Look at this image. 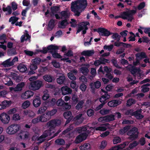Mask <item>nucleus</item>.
<instances>
[{
  "label": "nucleus",
  "instance_id": "obj_59",
  "mask_svg": "<svg viewBox=\"0 0 150 150\" xmlns=\"http://www.w3.org/2000/svg\"><path fill=\"white\" fill-rule=\"evenodd\" d=\"M64 103V101L62 99H59L57 101L56 104L58 106H61L63 105Z\"/></svg>",
  "mask_w": 150,
  "mask_h": 150
},
{
  "label": "nucleus",
  "instance_id": "obj_14",
  "mask_svg": "<svg viewBox=\"0 0 150 150\" xmlns=\"http://www.w3.org/2000/svg\"><path fill=\"white\" fill-rule=\"evenodd\" d=\"M98 32L100 36H108L111 35L112 33L107 30L104 28H100L98 29Z\"/></svg>",
  "mask_w": 150,
  "mask_h": 150
},
{
  "label": "nucleus",
  "instance_id": "obj_29",
  "mask_svg": "<svg viewBox=\"0 0 150 150\" xmlns=\"http://www.w3.org/2000/svg\"><path fill=\"white\" fill-rule=\"evenodd\" d=\"M55 20L52 19L49 21L48 24L47 29L49 30H52L54 26Z\"/></svg>",
  "mask_w": 150,
  "mask_h": 150
},
{
  "label": "nucleus",
  "instance_id": "obj_63",
  "mask_svg": "<svg viewBox=\"0 0 150 150\" xmlns=\"http://www.w3.org/2000/svg\"><path fill=\"white\" fill-rule=\"evenodd\" d=\"M68 76L69 79L72 80H75L76 79V77L71 73H68Z\"/></svg>",
  "mask_w": 150,
  "mask_h": 150
},
{
  "label": "nucleus",
  "instance_id": "obj_12",
  "mask_svg": "<svg viewBox=\"0 0 150 150\" xmlns=\"http://www.w3.org/2000/svg\"><path fill=\"white\" fill-rule=\"evenodd\" d=\"M51 135V134L49 132L48 130H45L43 134L39 137H38L37 140V142H36V143L39 144L43 142L45 140V138L48 136Z\"/></svg>",
  "mask_w": 150,
  "mask_h": 150
},
{
  "label": "nucleus",
  "instance_id": "obj_44",
  "mask_svg": "<svg viewBox=\"0 0 150 150\" xmlns=\"http://www.w3.org/2000/svg\"><path fill=\"white\" fill-rule=\"evenodd\" d=\"M150 84L149 83H147L145 85H144L142 87V91L144 92H146L149 91V88L147 87L149 86Z\"/></svg>",
  "mask_w": 150,
  "mask_h": 150
},
{
  "label": "nucleus",
  "instance_id": "obj_60",
  "mask_svg": "<svg viewBox=\"0 0 150 150\" xmlns=\"http://www.w3.org/2000/svg\"><path fill=\"white\" fill-rule=\"evenodd\" d=\"M41 59L40 58H36L33 60V63L35 64L38 65L41 62Z\"/></svg>",
  "mask_w": 150,
  "mask_h": 150
},
{
  "label": "nucleus",
  "instance_id": "obj_20",
  "mask_svg": "<svg viewBox=\"0 0 150 150\" xmlns=\"http://www.w3.org/2000/svg\"><path fill=\"white\" fill-rule=\"evenodd\" d=\"M41 103V101L40 97L36 96L33 101V104L36 108L39 107Z\"/></svg>",
  "mask_w": 150,
  "mask_h": 150
},
{
  "label": "nucleus",
  "instance_id": "obj_37",
  "mask_svg": "<svg viewBox=\"0 0 150 150\" xmlns=\"http://www.w3.org/2000/svg\"><path fill=\"white\" fill-rule=\"evenodd\" d=\"M12 103V102L11 101L7 100H4L2 102V104L4 109L6 108L7 107H9L11 105Z\"/></svg>",
  "mask_w": 150,
  "mask_h": 150
},
{
  "label": "nucleus",
  "instance_id": "obj_45",
  "mask_svg": "<svg viewBox=\"0 0 150 150\" xmlns=\"http://www.w3.org/2000/svg\"><path fill=\"white\" fill-rule=\"evenodd\" d=\"M6 35L3 34L0 36V43L1 44H4L6 42Z\"/></svg>",
  "mask_w": 150,
  "mask_h": 150
},
{
  "label": "nucleus",
  "instance_id": "obj_28",
  "mask_svg": "<svg viewBox=\"0 0 150 150\" xmlns=\"http://www.w3.org/2000/svg\"><path fill=\"white\" fill-rule=\"evenodd\" d=\"M136 56L137 59H139V60L142 59L146 57V54L143 52L138 53L136 54Z\"/></svg>",
  "mask_w": 150,
  "mask_h": 150
},
{
  "label": "nucleus",
  "instance_id": "obj_2",
  "mask_svg": "<svg viewBox=\"0 0 150 150\" xmlns=\"http://www.w3.org/2000/svg\"><path fill=\"white\" fill-rule=\"evenodd\" d=\"M72 129V126H70L69 128L62 132V134L65 135V137L70 138L74 137V133L76 132L82 134H83L84 133L86 134L87 135V136L88 134L89 133L88 131H86L87 129L85 126L77 127L75 129L73 132L70 133V131Z\"/></svg>",
  "mask_w": 150,
  "mask_h": 150
},
{
  "label": "nucleus",
  "instance_id": "obj_41",
  "mask_svg": "<svg viewBox=\"0 0 150 150\" xmlns=\"http://www.w3.org/2000/svg\"><path fill=\"white\" fill-rule=\"evenodd\" d=\"M106 117L107 122L114 121L115 119V115H107Z\"/></svg>",
  "mask_w": 150,
  "mask_h": 150
},
{
  "label": "nucleus",
  "instance_id": "obj_10",
  "mask_svg": "<svg viewBox=\"0 0 150 150\" xmlns=\"http://www.w3.org/2000/svg\"><path fill=\"white\" fill-rule=\"evenodd\" d=\"M138 134V129L135 127L132 128L127 133V134L130 136V139H132L137 138Z\"/></svg>",
  "mask_w": 150,
  "mask_h": 150
},
{
  "label": "nucleus",
  "instance_id": "obj_46",
  "mask_svg": "<svg viewBox=\"0 0 150 150\" xmlns=\"http://www.w3.org/2000/svg\"><path fill=\"white\" fill-rule=\"evenodd\" d=\"M121 139L119 137H114L112 140L113 143L114 144H117L121 142Z\"/></svg>",
  "mask_w": 150,
  "mask_h": 150
},
{
  "label": "nucleus",
  "instance_id": "obj_58",
  "mask_svg": "<svg viewBox=\"0 0 150 150\" xmlns=\"http://www.w3.org/2000/svg\"><path fill=\"white\" fill-rule=\"evenodd\" d=\"M111 34H112V38L115 39L117 40H119L120 39V35L117 33H112Z\"/></svg>",
  "mask_w": 150,
  "mask_h": 150
},
{
  "label": "nucleus",
  "instance_id": "obj_49",
  "mask_svg": "<svg viewBox=\"0 0 150 150\" xmlns=\"http://www.w3.org/2000/svg\"><path fill=\"white\" fill-rule=\"evenodd\" d=\"M59 10V8L57 6H54L51 7V11L52 13L53 14L57 13Z\"/></svg>",
  "mask_w": 150,
  "mask_h": 150
},
{
  "label": "nucleus",
  "instance_id": "obj_64",
  "mask_svg": "<svg viewBox=\"0 0 150 150\" xmlns=\"http://www.w3.org/2000/svg\"><path fill=\"white\" fill-rule=\"evenodd\" d=\"M140 28L144 29V33H146L148 34L149 36L150 37V28H144L142 27H140Z\"/></svg>",
  "mask_w": 150,
  "mask_h": 150
},
{
  "label": "nucleus",
  "instance_id": "obj_15",
  "mask_svg": "<svg viewBox=\"0 0 150 150\" xmlns=\"http://www.w3.org/2000/svg\"><path fill=\"white\" fill-rule=\"evenodd\" d=\"M62 95H65L71 94L72 92V90L67 86H62L61 88Z\"/></svg>",
  "mask_w": 150,
  "mask_h": 150
},
{
  "label": "nucleus",
  "instance_id": "obj_1",
  "mask_svg": "<svg viewBox=\"0 0 150 150\" xmlns=\"http://www.w3.org/2000/svg\"><path fill=\"white\" fill-rule=\"evenodd\" d=\"M87 5L86 0H78L73 1L71 6V11L74 13L75 16H79Z\"/></svg>",
  "mask_w": 150,
  "mask_h": 150
},
{
  "label": "nucleus",
  "instance_id": "obj_13",
  "mask_svg": "<svg viewBox=\"0 0 150 150\" xmlns=\"http://www.w3.org/2000/svg\"><path fill=\"white\" fill-rule=\"evenodd\" d=\"M34 93L30 90H28L22 93L21 97L22 99L26 100L30 98L34 95Z\"/></svg>",
  "mask_w": 150,
  "mask_h": 150
},
{
  "label": "nucleus",
  "instance_id": "obj_51",
  "mask_svg": "<svg viewBox=\"0 0 150 150\" xmlns=\"http://www.w3.org/2000/svg\"><path fill=\"white\" fill-rule=\"evenodd\" d=\"M3 10L4 11H7L8 14H11L12 13L11 8L9 6H8L6 7H3Z\"/></svg>",
  "mask_w": 150,
  "mask_h": 150
},
{
  "label": "nucleus",
  "instance_id": "obj_26",
  "mask_svg": "<svg viewBox=\"0 0 150 150\" xmlns=\"http://www.w3.org/2000/svg\"><path fill=\"white\" fill-rule=\"evenodd\" d=\"M142 110L140 109L134 112V115H133L137 119H142L144 117L143 115H141Z\"/></svg>",
  "mask_w": 150,
  "mask_h": 150
},
{
  "label": "nucleus",
  "instance_id": "obj_38",
  "mask_svg": "<svg viewBox=\"0 0 150 150\" xmlns=\"http://www.w3.org/2000/svg\"><path fill=\"white\" fill-rule=\"evenodd\" d=\"M129 143L127 142H125L122 144H120L117 146H114L115 148H117V150H121L124 148Z\"/></svg>",
  "mask_w": 150,
  "mask_h": 150
},
{
  "label": "nucleus",
  "instance_id": "obj_57",
  "mask_svg": "<svg viewBox=\"0 0 150 150\" xmlns=\"http://www.w3.org/2000/svg\"><path fill=\"white\" fill-rule=\"evenodd\" d=\"M83 103L84 102L83 100H81L79 101L76 105V108L77 110H79L82 107Z\"/></svg>",
  "mask_w": 150,
  "mask_h": 150
},
{
  "label": "nucleus",
  "instance_id": "obj_35",
  "mask_svg": "<svg viewBox=\"0 0 150 150\" xmlns=\"http://www.w3.org/2000/svg\"><path fill=\"white\" fill-rule=\"evenodd\" d=\"M64 116L66 119H72L73 117L72 116V113L70 111H67L64 112Z\"/></svg>",
  "mask_w": 150,
  "mask_h": 150
},
{
  "label": "nucleus",
  "instance_id": "obj_9",
  "mask_svg": "<svg viewBox=\"0 0 150 150\" xmlns=\"http://www.w3.org/2000/svg\"><path fill=\"white\" fill-rule=\"evenodd\" d=\"M70 13L68 10L62 11L60 13V16L57 14H55V16L57 19H66L69 17Z\"/></svg>",
  "mask_w": 150,
  "mask_h": 150
},
{
  "label": "nucleus",
  "instance_id": "obj_6",
  "mask_svg": "<svg viewBox=\"0 0 150 150\" xmlns=\"http://www.w3.org/2000/svg\"><path fill=\"white\" fill-rule=\"evenodd\" d=\"M43 86L42 81L37 80L31 82L28 85V88L30 90L36 91L38 90Z\"/></svg>",
  "mask_w": 150,
  "mask_h": 150
},
{
  "label": "nucleus",
  "instance_id": "obj_42",
  "mask_svg": "<svg viewBox=\"0 0 150 150\" xmlns=\"http://www.w3.org/2000/svg\"><path fill=\"white\" fill-rule=\"evenodd\" d=\"M30 105V101L28 100H26L22 103V107L23 108L25 109L28 108Z\"/></svg>",
  "mask_w": 150,
  "mask_h": 150
},
{
  "label": "nucleus",
  "instance_id": "obj_11",
  "mask_svg": "<svg viewBox=\"0 0 150 150\" xmlns=\"http://www.w3.org/2000/svg\"><path fill=\"white\" fill-rule=\"evenodd\" d=\"M131 71L132 74H133L134 76L138 79H141L142 75V71H141L139 68H137L136 67H132V69H129Z\"/></svg>",
  "mask_w": 150,
  "mask_h": 150
},
{
  "label": "nucleus",
  "instance_id": "obj_5",
  "mask_svg": "<svg viewBox=\"0 0 150 150\" xmlns=\"http://www.w3.org/2000/svg\"><path fill=\"white\" fill-rule=\"evenodd\" d=\"M21 126L18 124H13L9 125L6 129V133L9 135H14L21 129Z\"/></svg>",
  "mask_w": 150,
  "mask_h": 150
},
{
  "label": "nucleus",
  "instance_id": "obj_16",
  "mask_svg": "<svg viewBox=\"0 0 150 150\" xmlns=\"http://www.w3.org/2000/svg\"><path fill=\"white\" fill-rule=\"evenodd\" d=\"M122 101V99L113 100L109 101L108 103V105L110 107H115L120 104L121 103Z\"/></svg>",
  "mask_w": 150,
  "mask_h": 150
},
{
  "label": "nucleus",
  "instance_id": "obj_22",
  "mask_svg": "<svg viewBox=\"0 0 150 150\" xmlns=\"http://www.w3.org/2000/svg\"><path fill=\"white\" fill-rule=\"evenodd\" d=\"M65 80V77L63 74H61L59 77L57 79V83L59 84L64 83Z\"/></svg>",
  "mask_w": 150,
  "mask_h": 150
},
{
  "label": "nucleus",
  "instance_id": "obj_24",
  "mask_svg": "<svg viewBox=\"0 0 150 150\" xmlns=\"http://www.w3.org/2000/svg\"><path fill=\"white\" fill-rule=\"evenodd\" d=\"M40 122H47L49 120L48 117L46 113L38 116Z\"/></svg>",
  "mask_w": 150,
  "mask_h": 150
},
{
  "label": "nucleus",
  "instance_id": "obj_52",
  "mask_svg": "<svg viewBox=\"0 0 150 150\" xmlns=\"http://www.w3.org/2000/svg\"><path fill=\"white\" fill-rule=\"evenodd\" d=\"M114 45L115 46L117 47L121 45H122L124 47H128V46H130L129 44H126L125 43L120 42H116L115 43Z\"/></svg>",
  "mask_w": 150,
  "mask_h": 150
},
{
  "label": "nucleus",
  "instance_id": "obj_48",
  "mask_svg": "<svg viewBox=\"0 0 150 150\" xmlns=\"http://www.w3.org/2000/svg\"><path fill=\"white\" fill-rule=\"evenodd\" d=\"M57 110L56 109H53L50 111H48L46 113L47 116H52L54 115L57 112Z\"/></svg>",
  "mask_w": 150,
  "mask_h": 150
},
{
  "label": "nucleus",
  "instance_id": "obj_4",
  "mask_svg": "<svg viewBox=\"0 0 150 150\" xmlns=\"http://www.w3.org/2000/svg\"><path fill=\"white\" fill-rule=\"evenodd\" d=\"M61 123V121L59 120H52L47 123L46 125L48 129L47 130L51 134V135L55 132V127L60 125Z\"/></svg>",
  "mask_w": 150,
  "mask_h": 150
},
{
  "label": "nucleus",
  "instance_id": "obj_53",
  "mask_svg": "<svg viewBox=\"0 0 150 150\" xmlns=\"http://www.w3.org/2000/svg\"><path fill=\"white\" fill-rule=\"evenodd\" d=\"M18 18L16 17H11L9 19V22H11V24H14L18 20Z\"/></svg>",
  "mask_w": 150,
  "mask_h": 150
},
{
  "label": "nucleus",
  "instance_id": "obj_33",
  "mask_svg": "<svg viewBox=\"0 0 150 150\" xmlns=\"http://www.w3.org/2000/svg\"><path fill=\"white\" fill-rule=\"evenodd\" d=\"M68 24L67 21L66 19H64L59 24L58 26L61 28H64Z\"/></svg>",
  "mask_w": 150,
  "mask_h": 150
},
{
  "label": "nucleus",
  "instance_id": "obj_62",
  "mask_svg": "<svg viewBox=\"0 0 150 150\" xmlns=\"http://www.w3.org/2000/svg\"><path fill=\"white\" fill-rule=\"evenodd\" d=\"M101 64H105L106 63H108L109 62L108 59H105L104 58H101L99 59Z\"/></svg>",
  "mask_w": 150,
  "mask_h": 150
},
{
  "label": "nucleus",
  "instance_id": "obj_43",
  "mask_svg": "<svg viewBox=\"0 0 150 150\" xmlns=\"http://www.w3.org/2000/svg\"><path fill=\"white\" fill-rule=\"evenodd\" d=\"M43 79L45 81L48 82H51L52 81V76L49 75H46L44 76H43Z\"/></svg>",
  "mask_w": 150,
  "mask_h": 150
},
{
  "label": "nucleus",
  "instance_id": "obj_34",
  "mask_svg": "<svg viewBox=\"0 0 150 150\" xmlns=\"http://www.w3.org/2000/svg\"><path fill=\"white\" fill-rule=\"evenodd\" d=\"M25 83L22 82L18 84L16 87V91H21L23 88L24 86Z\"/></svg>",
  "mask_w": 150,
  "mask_h": 150
},
{
  "label": "nucleus",
  "instance_id": "obj_8",
  "mask_svg": "<svg viewBox=\"0 0 150 150\" xmlns=\"http://www.w3.org/2000/svg\"><path fill=\"white\" fill-rule=\"evenodd\" d=\"M89 25V23L88 22H84L81 23L79 26L78 29L76 33H79L81 30H82L83 34H85L86 33V30L88 29L87 26Z\"/></svg>",
  "mask_w": 150,
  "mask_h": 150
},
{
  "label": "nucleus",
  "instance_id": "obj_40",
  "mask_svg": "<svg viewBox=\"0 0 150 150\" xmlns=\"http://www.w3.org/2000/svg\"><path fill=\"white\" fill-rule=\"evenodd\" d=\"M136 101L134 99L131 98L129 99L127 101V106H130L133 104L135 103Z\"/></svg>",
  "mask_w": 150,
  "mask_h": 150
},
{
  "label": "nucleus",
  "instance_id": "obj_47",
  "mask_svg": "<svg viewBox=\"0 0 150 150\" xmlns=\"http://www.w3.org/2000/svg\"><path fill=\"white\" fill-rule=\"evenodd\" d=\"M21 117L18 114H14L12 117V119L13 120L17 121L21 119Z\"/></svg>",
  "mask_w": 150,
  "mask_h": 150
},
{
  "label": "nucleus",
  "instance_id": "obj_19",
  "mask_svg": "<svg viewBox=\"0 0 150 150\" xmlns=\"http://www.w3.org/2000/svg\"><path fill=\"white\" fill-rule=\"evenodd\" d=\"M30 36H29L28 33V32L25 30L24 35H22L21 38V42H22L25 41L30 40Z\"/></svg>",
  "mask_w": 150,
  "mask_h": 150
},
{
  "label": "nucleus",
  "instance_id": "obj_32",
  "mask_svg": "<svg viewBox=\"0 0 150 150\" xmlns=\"http://www.w3.org/2000/svg\"><path fill=\"white\" fill-rule=\"evenodd\" d=\"M17 69L20 72H24L27 70V68L23 64H20L17 67Z\"/></svg>",
  "mask_w": 150,
  "mask_h": 150
},
{
  "label": "nucleus",
  "instance_id": "obj_50",
  "mask_svg": "<svg viewBox=\"0 0 150 150\" xmlns=\"http://www.w3.org/2000/svg\"><path fill=\"white\" fill-rule=\"evenodd\" d=\"M47 108L46 107L43 106L40 108L37 111V114H41L42 113H44Z\"/></svg>",
  "mask_w": 150,
  "mask_h": 150
},
{
  "label": "nucleus",
  "instance_id": "obj_55",
  "mask_svg": "<svg viewBox=\"0 0 150 150\" xmlns=\"http://www.w3.org/2000/svg\"><path fill=\"white\" fill-rule=\"evenodd\" d=\"M70 86L72 88L75 89L76 91H77L78 87L76 85V83L75 81H71L70 83Z\"/></svg>",
  "mask_w": 150,
  "mask_h": 150
},
{
  "label": "nucleus",
  "instance_id": "obj_7",
  "mask_svg": "<svg viewBox=\"0 0 150 150\" xmlns=\"http://www.w3.org/2000/svg\"><path fill=\"white\" fill-rule=\"evenodd\" d=\"M10 120V116L7 113L3 112L0 114V120L2 124L7 125L9 123Z\"/></svg>",
  "mask_w": 150,
  "mask_h": 150
},
{
  "label": "nucleus",
  "instance_id": "obj_17",
  "mask_svg": "<svg viewBox=\"0 0 150 150\" xmlns=\"http://www.w3.org/2000/svg\"><path fill=\"white\" fill-rule=\"evenodd\" d=\"M87 137V135L86 134H80L76 137L74 142L76 143H79L85 140Z\"/></svg>",
  "mask_w": 150,
  "mask_h": 150
},
{
  "label": "nucleus",
  "instance_id": "obj_27",
  "mask_svg": "<svg viewBox=\"0 0 150 150\" xmlns=\"http://www.w3.org/2000/svg\"><path fill=\"white\" fill-rule=\"evenodd\" d=\"M94 53L93 50H87L83 51L81 54L85 56H90L92 55Z\"/></svg>",
  "mask_w": 150,
  "mask_h": 150
},
{
  "label": "nucleus",
  "instance_id": "obj_61",
  "mask_svg": "<svg viewBox=\"0 0 150 150\" xmlns=\"http://www.w3.org/2000/svg\"><path fill=\"white\" fill-rule=\"evenodd\" d=\"M129 127L128 126H127L124 127L123 129H121L120 131V134H124L125 132H126Z\"/></svg>",
  "mask_w": 150,
  "mask_h": 150
},
{
  "label": "nucleus",
  "instance_id": "obj_25",
  "mask_svg": "<svg viewBox=\"0 0 150 150\" xmlns=\"http://www.w3.org/2000/svg\"><path fill=\"white\" fill-rule=\"evenodd\" d=\"M108 129L106 125L105 124L101 125L95 128L96 131H99L100 132H103L106 131Z\"/></svg>",
  "mask_w": 150,
  "mask_h": 150
},
{
  "label": "nucleus",
  "instance_id": "obj_54",
  "mask_svg": "<svg viewBox=\"0 0 150 150\" xmlns=\"http://www.w3.org/2000/svg\"><path fill=\"white\" fill-rule=\"evenodd\" d=\"M55 142L56 144L59 145H63L65 143L64 141L61 139H59L56 140Z\"/></svg>",
  "mask_w": 150,
  "mask_h": 150
},
{
  "label": "nucleus",
  "instance_id": "obj_18",
  "mask_svg": "<svg viewBox=\"0 0 150 150\" xmlns=\"http://www.w3.org/2000/svg\"><path fill=\"white\" fill-rule=\"evenodd\" d=\"M101 85L100 82L99 81H96L95 82L94 84L93 83H91L90 84V86H91V88L92 90V92L94 91L95 90V88L94 87V86L96 88H99Z\"/></svg>",
  "mask_w": 150,
  "mask_h": 150
},
{
  "label": "nucleus",
  "instance_id": "obj_39",
  "mask_svg": "<svg viewBox=\"0 0 150 150\" xmlns=\"http://www.w3.org/2000/svg\"><path fill=\"white\" fill-rule=\"evenodd\" d=\"M110 111V110L103 108L99 112L102 115H105L109 114Z\"/></svg>",
  "mask_w": 150,
  "mask_h": 150
},
{
  "label": "nucleus",
  "instance_id": "obj_31",
  "mask_svg": "<svg viewBox=\"0 0 150 150\" xmlns=\"http://www.w3.org/2000/svg\"><path fill=\"white\" fill-rule=\"evenodd\" d=\"M79 148L81 150H89L91 148V146L89 144L86 143L80 146Z\"/></svg>",
  "mask_w": 150,
  "mask_h": 150
},
{
  "label": "nucleus",
  "instance_id": "obj_3",
  "mask_svg": "<svg viewBox=\"0 0 150 150\" xmlns=\"http://www.w3.org/2000/svg\"><path fill=\"white\" fill-rule=\"evenodd\" d=\"M136 13V11L134 10L124 11L120 13V15L116 16L115 18L117 19L121 18L123 19H127L129 21H131L134 19L133 15Z\"/></svg>",
  "mask_w": 150,
  "mask_h": 150
},
{
  "label": "nucleus",
  "instance_id": "obj_23",
  "mask_svg": "<svg viewBox=\"0 0 150 150\" xmlns=\"http://www.w3.org/2000/svg\"><path fill=\"white\" fill-rule=\"evenodd\" d=\"M84 65L86 67H81L80 69V71L83 74L86 75L89 71L88 68L89 67L90 65L88 64H85Z\"/></svg>",
  "mask_w": 150,
  "mask_h": 150
},
{
  "label": "nucleus",
  "instance_id": "obj_30",
  "mask_svg": "<svg viewBox=\"0 0 150 150\" xmlns=\"http://www.w3.org/2000/svg\"><path fill=\"white\" fill-rule=\"evenodd\" d=\"M110 96L108 94H105L103 95L99 99L101 103H105V101L108 99L110 98Z\"/></svg>",
  "mask_w": 150,
  "mask_h": 150
},
{
  "label": "nucleus",
  "instance_id": "obj_56",
  "mask_svg": "<svg viewBox=\"0 0 150 150\" xmlns=\"http://www.w3.org/2000/svg\"><path fill=\"white\" fill-rule=\"evenodd\" d=\"M113 45H105L103 47L104 50H108V51H111L113 47Z\"/></svg>",
  "mask_w": 150,
  "mask_h": 150
},
{
  "label": "nucleus",
  "instance_id": "obj_36",
  "mask_svg": "<svg viewBox=\"0 0 150 150\" xmlns=\"http://www.w3.org/2000/svg\"><path fill=\"white\" fill-rule=\"evenodd\" d=\"M24 114L30 117H34L35 115L34 112L32 110L25 111L24 112Z\"/></svg>",
  "mask_w": 150,
  "mask_h": 150
},
{
  "label": "nucleus",
  "instance_id": "obj_21",
  "mask_svg": "<svg viewBox=\"0 0 150 150\" xmlns=\"http://www.w3.org/2000/svg\"><path fill=\"white\" fill-rule=\"evenodd\" d=\"M1 65L5 67H8L13 65V62H11V59H9L3 62Z\"/></svg>",
  "mask_w": 150,
  "mask_h": 150
}]
</instances>
